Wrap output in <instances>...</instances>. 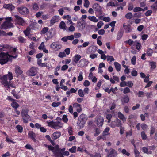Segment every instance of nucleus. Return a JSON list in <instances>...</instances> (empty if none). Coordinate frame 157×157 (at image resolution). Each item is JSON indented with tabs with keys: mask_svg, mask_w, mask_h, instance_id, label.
<instances>
[{
	"mask_svg": "<svg viewBox=\"0 0 157 157\" xmlns=\"http://www.w3.org/2000/svg\"><path fill=\"white\" fill-rule=\"evenodd\" d=\"M59 20V17L58 16H53L50 21V25H53L54 23L58 22Z\"/></svg>",
	"mask_w": 157,
	"mask_h": 157,
	"instance_id": "nucleus-14",
	"label": "nucleus"
},
{
	"mask_svg": "<svg viewBox=\"0 0 157 157\" xmlns=\"http://www.w3.org/2000/svg\"><path fill=\"white\" fill-rule=\"evenodd\" d=\"M125 23L123 24V27L125 30L126 33H129L131 32L132 30L131 28L130 27V25L129 24L125 25Z\"/></svg>",
	"mask_w": 157,
	"mask_h": 157,
	"instance_id": "nucleus-17",
	"label": "nucleus"
},
{
	"mask_svg": "<svg viewBox=\"0 0 157 157\" xmlns=\"http://www.w3.org/2000/svg\"><path fill=\"white\" fill-rule=\"evenodd\" d=\"M86 122L84 121H79L78 120L77 122L78 126L79 127L80 129L84 127V124Z\"/></svg>",
	"mask_w": 157,
	"mask_h": 157,
	"instance_id": "nucleus-26",
	"label": "nucleus"
},
{
	"mask_svg": "<svg viewBox=\"0 0 157 157\" xmlns=\"http://www.w3.org/2000/svg\"><path fill=\"white\" fill-rule=\"evenodd\" d=\"M136 57L135 56H134L131 59L132 63L134 65H135L136 63Z\"/></svg>",
	"mask_w": 157,
	"mask_h": 157,
	"instance_id": "nucleus-46",
	"label": "nucleus"
},
{
	"mask_svg": "<svg viewBox=\"0 0 157 157\" xmlns=\"http://www.w3.org/2000/svg\"><path fill=\"white\" fill-rule=\"evenodd\" d=\"M60 135V132H56L52 134V138L53 139L56 140L59 138Z\"/></svg>",
	"mask_w": 157,
	"mask_h": 157,
	"instance_id": "nucleus-16",
	"label": "nucleus"
},
{
	"mask_svg": "<svg viewBox=\"0 0 157 157\" xmlns=\"http://www.w3.org/2000/svg\"><path fill=\"white\" fill-rule=\"evenodd\" d=\"M13 27V23L11 22H4L0 26V28L4 29H6Z\"/></svg>",
	"mask_w": 157,
	"mask_h": 157,
	"instance_id": "nucleus-9",
	"label": "nucleus"
},
{
	"mask_svg": "<svg viewBox=\"0 0 157 157\" xmlns=\"http://www.w3.org/2000/svg\"><path fill=\"white\" fill-rule=\"evenodd\" d=\"M17 10L20 14L23 15L27 14L29 13V10L25 7H18Z\"/></svg>",
	"mask_w": 157,
	"mask_h": 157,
	"instance_id": "nucleus-7",
	"label": "nucleus"
},
{
	"mask_svg": "<svg viewBox=\"0 0 157 157\" xmlns=\"http://www.w3.org/2000/svg\"><path fill=\"white\" fill-rule=\"evenodd\" d=\"M90 85V82L87 80H85L83 83V85L85 86H88Z\"/></svg>",
	"mask_w": 157,
	"mask_h": 157,
	"instance_id": "nucleus-64",
	"label": "nucleus"
},
{
	"mask_svg": "<svg viewBox=\"0 0 157 157\" xmlns=\"http://www.w3.org/2000/svg\"><path fill=\"white\" fill-rule=\"evenodd\" d=\"M58 56L60 58H62L66 56V55L64 52H60L59 53Z\"/></svg>",
	"mask_w": 157,
	"mask_h": 157,
	"instance_id": "nucleus-60",
	"label": "nucleus"
},
{
	"mask_svg": "<svg viewBox=\"0 0 157 157\" xmlns=\"http://www.w3.org/2000/svg\"><path fill=\"white\" fill-rule=\"evenodd\" d=\"M122 125L121 121L118 119L116 118L113 122H112L110 124L111 127L114 128L115 127H121Z\"/></svg>",
	"mask_w": 157,
	"mask_h": 157,
	"instance_id": "nucleus-8",
	"label": "nucleus"
},
{
	"mask_svg": "<svg viewBox=\"0 0 157 157\" xmlns=\"http://www.w3.org/2000/svg\"><path fill=\"white\" fill-rule=\"evenodd\" d=\"M45 48L44 43L42 42L40 45L38 47V49L39 50H42Z\"/></svg>",
	"mask_w": 157,
	"mask_h": 157,
	"instance_id": "nucleus-50",
	"label": "nucleus"
},
{
	"mask_svg": "<svg viewBox=\"0 0 157 157\" xmlns=\"http://www.w3.org/2000/svg\"><path fill=\"white\" fill-rule=\"evenodd\" d=\"M153 52V50L150 48H149L147 49V54L149 56H151Z\"/></svg>",
	"mask_w": 157,
	"mask_h": 157,
	"instance_id": "nucleus-36",
	"label": "nucleus"
},
{
	"mask_svg": "<svg viewBox=\"0 0 157 157\" xmlns=\"http://www.w3.org/2000/svg\"><path fill=\"white\" fill-rule=\"evenodd\" d=\"M141 137L142 139L144 140H145L147 139V136L145 134V132L144 131H143L141 132Z\"/></svg>",
	"mask_w": 157,
	"mask_h": 157,
	"instance_id": "nucleus-48",
	"label": "nucleus"
},
{
	"mask_svg": "<svg viewBox=\"0 0 157 157\" xmlns=\"http://www.w3.org/2000/svg\"><path fill=\"white\" fill-rule=\"evenodd\" d=\"M81 56L80 55H75L73 58V61L75 63H77L81 58Z\"/></svg>",
	"mask_w": 157,
	"mask_h": 157,
	"instance_id": "nucleus-22",
	"label": "nucleus"
},
{
	"mask_svg": "<svg viewBox=\"0 0 157 157\" xmlns=\"http://www.w3.org/2000/svg\"><path fill=\"white\" fill-rule=\"evenodd\" d=\"M122 104L124 105V103H128L129 101V98L127 95L124 96L121 99Z\"/></svg>",
	"mask_w": 157,
	"mask_h": 157,
	"instance_id": "nucleus-18",
	"label": "nucleus"
},
{
	"mask_svg": "<svg viewBox=\"0 0 157 157\" xmlns=\"http://www.w3.org/2000/svg\"><path fill=\"white\" fill-rule=\"evenodd\" d=\"M50 47L51 48L56 50L60 49L61 48V46L60 45L56 42L52 43Z\"/></svg>",
	"mask_w": 157,
	"mask_h": 157,
	"instance_id": "nucleus-13",
	"label": "nucleus"
},
{
	"mask_svg": "<svg viewBox=\"0 0 157 157\" xmlns=\"http://www.w3.org/2000/svg\"><path fill=\"white\" fill-rule=\"evenodd\" d=\"M132 17V14L131 12H129L126 14L125 16V17L127 19H130Z\"/></svg>",
	"mask_w": 157,
	"mask_h": 157,
	"instance_id": "nucleus-41",
	"label": "nucleus"
},
{
	"mask_svg": "<svg viewBox=\"0 0 157 157\" xmlns=\"http://www.w3.org/2000/svg\"><path fill=\"white\" fill-rule=\"evenodd\" d=\"M121 152L123 154H125L127 156H129L130 155V153L129 152H127L126 150L125 149H123L122 150Z\"/></svg>",
	"mask_w": 157,
	"mask_h": 157,
	"instance_id": "nucleus-56",
	"label": "nucleus"
},
{
	"mask_svg": "<svg viewBox=\"0 0 157 157\" xmlns=\"http://www.w3.org/2000/svg\"><path fill=\"white\" fill-rule=\"evenodd\" d=\"M32 6L33 10H37L39 9L38 5L37 3H35L33 4Z\"/></svg>",
	"mask_w": 157,
	"mask_h": 157,
	"instance_id": "nucleus-45",
	"label": "nucleus"
},
{
	"mask_svg": "<svg viewBox=\"0 0 157 157\" xmlns=\"http://www.w3.org/2000/svg\"><path fill=\"white\" fill-rule=\"evenodd\" d=\"M60 104L61 103L60 102H54L52 104V106L54 107H57L59 106Z\"/></svg>",
	"mask_w": 157,
	"mask_h": 157,
	"instance_id": "nucleus-53",
	"label": "nucleus"
},
{
	"mask_svg": "<svg viewBox=\"0 0 157 157\" xmlns=\"http://www.w3.org/2000/svg\"><path fill=\"white\" fill-rule=\"evenodd\" d=\"M103 89L105 92H108L109 94H110L111 92H112L114 94H116V92L115 91V89L113 87H111L109 90L108 88H103Z\"/></svg>",
	"mask_w": 157,
	"mask_h": 157,
	"instance_id": "nucleus-21",
	"label": "nucleus"
},
{
	"mask_svg": "<svg viewBox=\"0 0 157 157\" xmlns=\"http://www.w3.org/2000/svg\"><path fill=\"white\" fill-rule=\"evenodd\" d=\"M46 147H47L48 148L49 150H51L54 154L57 151H59V146L58 145H57L54 147H53L51 145H45Z\"/></svg>",
	"mask_w": 157,
	"mask_h": 157,
	"instance_id": "nucleus-10",
	"label": "nucleus"
},
{
	"mask_svg": "<svg viewBox=\"0 0 157 157\" xmlns=\"http://www.w3.org/2000/svg\"><path fill=\"white\" fill-rule=\"evenodd\" d=\"M144 94L147 96V98L148 99L152 98L151 96L152 95V92H151L150 93H145Z\"/></svg>",
	"mask_w": 157,
	"mask_h": 157,
	"instance_id": "nucleus-47",
	"label": "nucleus"
},
{
	"mask_svg": "<svg viewBox=\"0 0 157 157\" xmlns=\"http://www.w3.org/2000/svg\"><path fill=\"white\" fill-rule=\"evenodd\" d=\"M72 128L71 126H69L68 128V132L70 135L73 134Z\"/></svg>",
	"mask_w": 157,
	"mask_h": 157,
	"instance_id": "nucleus-49",
	"label": "nucleus"
},
{
	"mask_svg": "<svg viewBox=\"0 0 157 157\" xmlns=\"http://www.w3.org/2000/svg\"><path fill=\"white\" fill-rule=\"evenodd\" d=\"M114 64L115 66L116 70L118 72L119 71L121 70V65L118 62H116L114 63Z\"/></svg>",
	"mask_w": 157,
	"mask_h": 157,
	"instance_id": "nucleus-25",
	"label": "nucleus"
},
{
	"mask_svg": "<svg viewBox=\"0 0 157 157\" xmlns=\"http://www.w3.org/2000/svg\"><path fill=\"white\" fill-rule=\"evenodd\" d=\"M49 29V28L48 27H44L40 32V33L41 34H44L46 33Z\"/></svg>",
	"mask_w": 157,
	"mask_h": 157,
	"instance_id": "nucleus-33",
	"label": "nucleus"
},
{
	"mask_svg": "<svg viewBox=\"0 0 157 157\" xmlns=\"http://www.w3.org/2000/svg\"><path fill=\"white\" fill-rule=\"evenodd\" d=\"M134 152L135 157H143L142 156L140 155V152L136 149H135Z\"/></svg>",
	"mask_w": 157,
	"mask_h": 157,
	"instance_id": "nucleus-37",
	"label": "nucleus"
},
{
	"mask_svg": "<svg viewBox=\"0 0 157 157\" xmlns=\"http://www.w3.org/2000/svg\"><path fill=\"white\" fill-rule=\"evenodd\" d=\"M37 69L35 67H33L30 69L28 71L29 75L31 76H35L37 73Z\"/></svg>",
	"mask_w": 157,
	"mask_h": 157,
	"instance_id": "nucleus-11",
	"label": "nucleus"
},
{
	"mask_svg": "<svg viewBox=\"0 0 157 157\" xmlns=\"http://www.w3.org/2000/svg\"><path fill=\"white\" fill-rule=\"evenodd\" d=\"M142 10V8L139 7H136L134 8L133 11L134 12H136L138 11H141Z\"/></svg>",
	"mask_w": 157,
	"mask_h": 157,
	"instance_id": "nucleus-51",
	"label": "nucleus"
},
{
	"mask_svg": "<svg viewBox=\"0 0 157 157\" xmlns=\"http://www.w3.org/2000/svg\"><path fill=\"white\" fill-rule=\"evenodd\" d=\"M104 122V119L102 117L99 116L97 118L96 124L98 127H101Z\"/></svg>",
	"mask_w": 157,
	"mask_h": 157,
	"instance_id": "nucleus-12",
	"label": "nucleus"
},
{
	"mask_svg": "<svg viewBox=\"0 0 157 157\" xmlns=\"http://www.w3.org/2000/svg\"><path fill=\"white\" fill-rule=\"evenodd\" d=\"M18 40L20 43H22L25 40L22 37L20 36L18 37Z\"/></svg>",
	"mask_w": 157,
	"mask_h": 157,
	"instance_id": "nucleus-61",
	"label": "nucleus"
},
{
	"mask_svg": "<svg viewBox=\"0 0 157 157\" xmlns=\"http://www.w3.org/2000/svg\"><path fill=\"white\" fill-rule=\"evenodd\" d=\"M88 19L90 21L94 22H97L98 21V20L97 19L96 17L94 16H89L88 17Z\"/></svg>",
	"mask_w": 157,
	"mask_h": 157,
	"instance_id": "nucleus-28",
	"label": "nucleus"
},
{
	"mask_svg": "<svg viewBox=\"0 0 157 157\" xmlns=\"http://www.w3.org/2000/svg\"><path fill=\"white\" fill-rule=\"evenodd\" d=\"M107 61H110V62H112L114 61L115 59L112 56H107Z\"/></svg>",
	"mask_w": 157,
	"mask_h": 157,
	"instance_id": "nucleus-54",
	"label": "nucleus"
},
{
	"mask_svg": "<svg viewBox=\"0 0 157 157\" xmlns=\"http://www.w3.org/2000/svg\"><path fill=\"white\" fill-rule=\"evenodd\" d=\"M89 4L90 2L88 0H85L84 6L86 8H88L89 6Z\"/></svg>",
	"mask_w": 157,
	"mask_h": 157,
	"instance_id": "nucleus-55",
	"label": "nucleus"
},
{
	"mask_svg": "<svg viewBox=\"0 0 157 157\" xmlns=\"http://www.w3.org/2000/svg\"><path fill=\"white\" fill-rule=\"evenodd\" d=\"M14 16V21L15 24L21 26H24L25 25V21L22 18L17 15H15Z\"/></svg>",
	"mask_w": 157,
	"mask_h": 157,
	"instance_id": "nucleus-5",
	"label": "nucleus"
},
{
	"mask_svg": "<svg viewBox=\"0 0 157 157\" xmlns=\"http://www.w3.org/2000/svg\"><path fill=\"white\" fill-rule=\"evenodd\" d=\"M17 56V55H10L8 54V52L5 53L2 52L0 53V63L3 65L7 63L8 61L11 60L12 59H11L10 58L13 57L15 59Z\"/></svg>",
	"mask_w": 157,
	"mask_h": 157,
	"instance_id": "nucleus-1",
	"label": "nucleus"
},
{
	"mask_svg": "<svg viewBox=\"0 0 157 157\" xmlns=\"http://www.w3.org/2000/svg\"><path fill=\"white\" fill-rule=\"evenodd\" d=\"M93 9L95 11V14L99 13L100 14H103V13L102 8L100 5L97 3L94 4L93 6Z\"/></svg>",
	"mask_w": 157,
	"mask_h": 157,
	"instance_id": "nucleus-6",
	"label": "nucleus"
},
{
	"mask_svg": "<svg viewBox=\"0 0 157 157\" xmlns=\"http://www.w3.org/2000/svg\"><path fill=\"white\" fill-rule=\"evenodd\" d=\"M10 81L13 79V76L12 72H9L8 74L2 76L0 75V79L2 80L1 83L3 85H7V78Z\"/></svg>",
	"mask_w": 157,
	"mask_h": 157,
	"instance_id": "nucleus-3",
	"label": "nucleus"
},
{
	"mask_svg": "<svg viewBox=\"0 0 157 157\" xmlns=\"http://www.w3.org/2000/svg\"><path fill=\"white\" fill-rule=\"evenodd\" d=\"M152 13V11L150 10L147 11L145 13V15L146 16H150Z\"/></svg>",
	"mask_w": 157,
	"mask_h": 157,
	"instance_id": "nucleus-62",
	"label": "nucleus"
},
{
	"mask_svg": "<svg viewBox=\"0 0 157 157\" xmlns=\"http://www.w3.org/2000/svg\"><path fill=\"white\" fill-rule=\"evenodd\" d=\"M29 137L32 139L34 142H36V140L35 139L36 135L33 131L29 132L28 133Z\"/></svg>",
	"mask_w": 157,
	"mask_h": 157,
	"instance_id": "nucleus-15",
	"label": "nucleus"
},
{
	"mask_svg": "<svg viewBox=\"0 0 157 157\" xmlns=\"http://www.w3.org/2000/svg\"><path fill=\"white\" fill-rule=\"evenodd\" d=\"M18 131L20 133H21L23 131V127L21 125H18L16 127Z\"/></svg>",
	"mask_w": 157,
	"mask_h": 157,
	"instance_id": "nucleus-38",
	"label": "nucleus"
},
{
	"mask_svg": "<svg viewBox=\"0 0 157 157\" xmlns=\"http://www.w3.org/2000/svg\"><path fill=\"white\" fill-rule=\"evenodd\" d=\"M47 123L49 126L55 129H59L63 127V124L59 121L54 122L52 121L50 122H48Z\"/></svg>",
	"mask_w": 157,
	"mask_h": 157,
	"instance_id": "nucleus-4",
	"label": "nucleus"
},
{
	"mask_svg": "<svg viewBox=\"0 0 157 157\" xmlns=\"http://www.w3.org/2000/svg\"><path fill=\"white\" fill-rule=\"evenodd\" d=\"M15 71L16 74L17 75H21L23 72L20 67L17 65L15 67Z\"/></svg>",
	"mask_w": 157,
	"mask_h": 157,
	"instance_id": "nucleus-20",
	"label": "nucleus"
},
{
	"mask_svg": "<svg viewBox=\"0 0 157 157\" xmlns=\"http://www.w3.org/2000/svg\"><path fill=\"white\" fill-rule=\"evenodd\" d=\"M66 26L65 22L63 21H62L60 22L59 24V27L61 29H63L64 30H66L65 27Z\"/></svg>",
	"mask_w": 157,
	"mask_h": 157,
	"instance_id": "nucleus-35",
	"label": "nucleus"
},
{
	"mask_svg": "<svg viewBox=\"0 0 157 157\" xmlns=\"http://www.w3.org/2000/svg\"><path fill=\"white\" fill-rule=\"evenodd\" d=\"M112 154L113 155V157H115V156L117 155V154L116 151L115 150L112 149L110 152L109 154L107 155V157H110V155Z\"/></svg>",
	"mask_w": 157,
	"mask_h": 157,
	"instance_id": "nucleus-31",
	"label": "nucleus"
},
{
	"mask_svg": "<svg viewBox=\"0 0 157 157\" xmlns=\"http://www.w3.org/2000/svg\"><path fill=\"white\" fill-rule=\"evenodd\" d=\"M102 20L106 22H109L110 21V18L109 17H103Z\"/></svg>",
	"mask_w": 157,
	"mask_h": 157,
	"instance_id": "nucleus-63",
	"label": "nucleus"
},
{
	"mask_svg": "<svg viewBox=\"0 0 157 157\" xmlns=\"http://www.w3.org/2000/svg\"><path fill=\"white\" fill-rule=\"evenodd\" d=\"M86 119L85 117V115L83 114H81L78 117V120L79 121H82L86 122Z\"/></svg>",
	"mask_w": 157,
	"mask_h": 157,
	"instance_id": "nucleus-27",
	"label": "nucleus"
},
{
	"mask_svg": "<svg viewBox=\"0 0 157 157\" xmlns=\"http://www.w3.org/2000/svg\"><path fill=\"white\" fill-rule=\"evenodd\" d=\"M59 151H56L54 154L55 157H64L63 154L61 152H58Z\"/></svg>",
	"mask_w": 157,
	"mask_h": 157,
	"instance_id": "nucleus-32",
	"label": "nucleus"
},
{
	"mask_svg": "<svg viewBox=\"0 0 157 157\" xmlns=\"http://www.w3.org/2000/svg\"><path fill=\"white\" fill-rule=\"evenodd\" d=\"M82 72H79V75L78 77V80L79 81H82L83 79L82 75Z\"/></svg>",
	"mask_w": 157,
	"mask_h": 157,
	"instance_id": "nucleus-43",
	"label": "nucleus"
},
{
	"mask_svg": "<svg viewBox=\"0 0 157 157\" xmlns=\"http://www.w3.org/2000/svg\"><path fill=\"white\" fill-rule=\"evenodd\" d=\"M117 116L120 119L122 120L124 122L126 121V118L124 117V115L122 114L121 112H119L118 113Z\"/></svg>",
	"mask_w": 157,
	"mask_h": 157,
	"instance_id": "nucleus-23",
	"label": "nucleus"
},
{
	"mask_svg": "<svg viewBox=\"0 0 157 157\" xmlns=\"http://www.w3.org/2000/svg\"><path fill=\"white\" fill-rule=\"evenodd\" d=\"M130 92V89L128 87H126L124 88L123 91V93L125 94H127Z\"/></svg>",
	"mask_w": 157,
	"mask_h": 157,
	"instance_id": "nucleus-57",
	"label": "nucleus"
},
{
	"mask_svg": "<svg viewBox=\"0 0 157 157\" xmlns=\"http://www.w3.org/2000/svg\"><path fill=\"white\" fill-rule=\"evenodd\" d=\"M12 107L14 109H17V108L19 106V105L17 102L13 101L11 103Z\"/></svg>",
	"mask_w": 157,
	"mask_h": 157,
	"instance_id": "nucleus-29",
	"label": "nucleus"
},
{
	"mask_svg": "<svg viewBox=\"0 0 157 157\" xmlns=\"http://www.w3.org/2000/svg\"><path fill=\"white\" fill-rule=\"evenodd\" d=\"M78 94L79 96L81 97H83L84 96L83 91L82 89H80L78 91Z\"/></svg>",
	"mask_w": 157,
	"mask_h": 157,
	"instance_id": "nucleus-39",
	"label": "nucleus"
},
{
	"mask_svg": "<svg viewBox=\"0 0 157 157\" xmlns=\"http://www.w3.org/2000/svg\"><path fill=\"white\" fill-rule=\"evenodd\" d=\"M133 84L132 83V82L131 81H128L126 83V86H128L130 87H132L133 86Z\"/></svg>",
	"mask_w": 157,
	"mask_h": 157,
	"instance_id": "nucleus-52",
	"label": "nucleus"
},
{
	"mask_svg": "<svg viewBox=\"0 0 157 157\" xmlns=\"http://www.w3.org/2000/svg\"><path fill=\"white\" fill-rule=\"evenodd\" d=\"M11 94L17 99H19L20 98V95L18 94L15 91V90H13L12 91Z\"/></svg>",
	"mask_w": 157,
	"mask_h": 157,
	"instance_id": "nucleus-30",
	"label": "nucleus"
},
{
	"mask_svg": "<svg viewBox=\"0 0 157 157\" xmlns=\"http://www.w3.org/2000/svg\"><path fill=\"white\" fill-rule=\"evenodd\" d=\"M29 110L27 109H22L21 112L23 122L25 124L28 123L29 121H31V117L28 114Z\"/></svg>",
	"mask_w": 157,
	"mask_h": 157,
	"instance_id": "nucleus-2",
	"label": "nucleus"
},
{
	"mask_svg": "<svg viewBox=\"0 0 157 157\" xmlns=\"http://www.w3.org/2000/svg\"><path fill=\"white\" fill-rule=\"evenodd\" d=\"M30 28L28 27L26 30H25L24 31V33L25 35L26 36H28L29 38V35L30 34Z\"/></svg>",
	"mask_w": 157,
	"mask_h": 157,
	"instance_id": "nucleus-34",
	"label": "nucleus"
},
{
	"mask_svg": "<svg viewBox=\"0 0 157 157\" xmlns=\"http://www.w3.org/2000/svg\"><path fill=\"white\" fill-rule=\"evenodd\" d=\"M73 106L74 108H76L77 111L79 113L82 111V109L81 108V105L78 103H74L73 105Z\"/></svg>",
	"mask_w": 157,
	"mask_h": 157,
	"instance_id": "nucleus-19",
	"label": "nucleus"
},
{
	"mask_svg": "<svg viewBox=\"0 0 157 157\" xmlns=\"http://www.w3.org/2000/svg\"><path fill=\"white\" fill-rule=\"evenodd\" d=\"M76 146H74L72 147L71 148L69 149V151L71 153H75L76 152Z\"/></svg>",
	"mask_w": 157,
	"mask_h": 157,
	"instance_id": "nucleus-40",
	"label": "nucleus"
},
{
	"mask_svg": "<svg viewBox=\"0 0 157 157\" xmlns=\"http://www.w3.org/2000/svg\"><path fill=\"white\" fill-rule=\"evenodd\" d=\"M100 133V129L99 128H97L95 130V133L94 134V136H98Z\"/></svg>",
	"mask_w": 157,
	"mask_h": 157,
	"instance_id": "nucleus-59",
	"label": "nucleus"
},
{
	"mask_svg": "<svg viewBox=\"0 0 157 157\" xmlns=\"http://www.w3.org/2000/svg\"><path fill=\"white\" fill-rule=\"evenodd\" d=\"M124 33V31L122 29H121L118 31L117 36V40H119L122 37Z\"/></svg>",
	"mask_w": 157,
	"mask_h": 157,
	"instance_id": "nucleus-24",
	"label": "nucleus"
},
{
	"mask_svg": "<svg viewBox=\"0 0 157 157\" xmlns=\"http://www.w3.org/2000/svg\"><path fill=\"white\" fill-rule=\"evenodd\" d=\"M109 128L108 127H107L105 129L104 131L103 132V135L104 136H105L107 135L108 134L107 133L109 131ZM108 134H109V133Z\"/></svg>",
	"mask_w": 157,
	"mask_h": 157,
	"instance_id": "nucleus-44",
	"label": "nucleus"
},
{
	"mask_svg": "<svg viewBox=\"0 0 157 157\" xmlns=\"http://www.w3.org/2000/svg\"><path fill=\"white\" fill-rule=\"evenodd\" d=\"M150 64L151 67V68L152 69H155L156 66V63L154 62H151L150 63Z\"/></svg>",
	"mask_w": 157,
	"mask_h": 157,
	"instance_id": "nucleus-42",
	"label": "nucleus"
},
{
	"mask_svg": "<svg viewBox=\"0 0 157 157\" xmlns=\"http://www.w3.org/2000/svg\"><path fill=\"white\" fill-rule=\"evenodd\" d=\"M103 24L104 23L102 21H101L98 22V23L97 25L98 28L99 29L101 28L102 25H103Z\"/></svg>",
	"mask_w": 157,
	"mask_h": 157,
	"instance_id": "nucleus-58",
	"label": "nucleus"
}]
</instances>
